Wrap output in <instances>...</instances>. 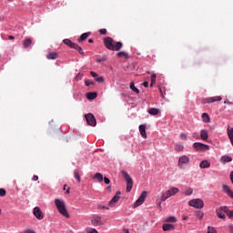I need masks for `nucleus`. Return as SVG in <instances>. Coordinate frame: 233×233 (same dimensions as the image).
I'll list each match as a JSON object with an SVG mask.
<instances>
[{
	"label": "nucleus",
	"instance_id": "nucleus-1",
	"mask_svg": "<svg viewBox=\"0 0 233 233\" xmlns=\"http://www.w3.org/2000/svg\"><path fill=\"white\" fill-rule=\"evenodd\" d=\"M104 46L107 50H112L113 52H119L123 48V43L116 42L114 38L106 36L104 38Z\"/></svg>",
	"mask_w": 233,
	"mask_h": 233
},
{
	"label": "nucleus",
	"instance_id": "nucleus-2",
	"mask_svg": "<svg viewBox=\"0 0 233 233\" xmlns=\"http://www.w3.org/2000/svg\"><path fill=\"white\" fill-rule=\"evenodd\" d=\"M179 192V188L177 187H171L166 192H162V196L160 198V200H157V205H158V208H161V203L163 201L168 199V198H172V196H176Z\"/></svg>",
	"mask_w": 233,
	"mask_h": 233
},
{
	"label": "nucleus",
	"instance_id": "nucleus-3",
	"mask_svg": "<svg viewBox=\"0 0 233 233\" xmlns=\"http://www.w3.org/2000/svg\"><path fill=\"white\" fill-rule=\"evenodd\" d=\"M55 205L59 214H61L62 216H64V218H66L67 219L70 218V214H68V211L66 210V206L65 205V201L59 198H56Z\"/></svg>",
	"mask_w": 233,
	"mask_h": 233
},
{
	"label": "nucleus",
	"instance_id": "nucleus-4",
	"mask_svg": "<svg viewBox=\"0 0 233 233\" xmlns=\"http://www.w3.org/2000/svg\"><path fill=\"white\" fill-rule=\"evenodd\" d=\"M122 176L127 183L126 192H130L132 190V187H134V180H132L130 175H128V173H127L126 171H122Z\"/></svg>",
	"mask_w": 233,
	"mask_h": 233
},
{
	"label": "nucleus",
	"instance_id": "nucleus-5",
	"mask_svg": "<svg viewBox=\"0 0 233 233\" xmlns=\"http://www.w3.org/2000/svg\"><path fill=\"white\" fill-rule=\"evenodd\" d=\"M188 205L194 208H203L205 207V203L201 198L191 199L188 201Z\"/></svg>",
	"mask_w": 233,
	"mask_h": 233
},
{
	"label": "nucleus",
	"instance_id": "nucleus-6",
	"mask_svg": "<svg viewBox=\"0 0 233 233\" xmlns=\"http://www.w3.org/2000/svg\"><path fill=\"white\" fill-rule=\"evenodd\" d=\"M193 148H195V150H198L200 152H207V150L210 149V147H208V145L203 144L201 142H195L193 144Z\"/></svg>",
	"mask_w": 233,
	"mask_h": 233
},
{
	"label": "nucleus",
	"instance_id": "nucleus-7",
	"mask_svg": "<svg viewBox=\"0 0 233 233\" xmlns=\"http://www.w3.org/2000/svg\"><path fill=\"white\" fill-rule=\"evenodd\" d=\"M85 117L87 125H89L90 127H96L97 125V122L96 121V116H94L92 113L86 115Z\"/></svg>",
	"mask_w": 233,
	"mask_h": 233
},
{
	"label": "nucleus",
	"instance_id": "nucleus-8",
	"mask_svg": "<svg viewBox=\"0 0 233 233\" xmlns=\"http://www.w3.org/2000/svg\"><path fill=\"white\" fill-rule=\"evenodd\" d=\"M221 99H223V97H221L219 96H216L204 98L202 100V103H203V105H207V104H210V103H216V101H221Z\"/></svg>",
	"mask_w": 233,
	"mask_h": 233
},
{
	"label": "nucleus",
	"instance_id": "nucleus-9",
	"mask_svg": "<svg viewBox=\"0 0 233 233\" xmlns=\"http://www.w3.org/2000/svg\"><path fill=\"white\" fill-rule=\"evenodd\" d=\"M188 163H190V158L186 155H184L178 158V167L179 168H183V166L188 165Z\"/></svg>",
	"mask_w": 233,
	"mask_h": 233
},
{
	"label": "nucleus",
	"instance_id": "nucleus-10",
	"mask_svg": "<svg viewBox=\"0 0 233 233\" xmlns=\"http://www.w3.org/2000/svg\"><path fill=\"white\" fill-rule=\"evenodd\" d=\"M91 223L94 225V227H103L105 223H103V220L101 219V217L95 216L91 218Z\"/></svg>",
	"mask_w": 233,
	"mask_h": 233
},
{
	"label": "nucleus",
	"instance_id": "nucleus-11",
	"mask_svg": "<svg viewBox=\"0 0 233 233\" xmlns=\"http://www.w3.org/2000/svg\"><path fill=\"white\" fill-rule=\"evenodd\" d=\"M145 199H147V191H143L140 195V197L137 198V200L135 203V207H139L145 203Z\"/></svg>",
	"mask_w": 233,
	"mask_h": 233
},
{
	"label": "nucleus",
	"instance_id": "nucleus-12",
	"mask_svg": "<svg viewBox=\"0 0 233 233\" xmlns=\"http://www.w3.org/2000/svg\"><path fill=\"white\" fill-rule=\"evenodd\" d=\"M121 198V191H117L116 195L113 197V198L109 201L108 205L110 207H114L117 201Z\"/></svg>",
	"mask_w": 233,
	"mask_h": 233
},
{
	"label": "nucleus",
	"instance_id": "nucleus-13",
	"mask_svg": "<svg viewBox=\"0 0 233 233\" xmlns=\"http://www.w3.org/2000/svg\"><path fill=\"white\" fill-rule=\"evenodd\" d=\"M34 216L36 218V219H43L45 216L43 215V211H41V208L39 207H35L33 210Z\"/></svg>",
	"mask_w": 233,
	"mask_h": 233
},
{
	"label": "nucleus",
	"instance_id": "nucleus-14",
	"mask_svg": "<svg viewBox=\"0 0 233 233\" xmlns=\"http://www.w3.org/2000/svg\"><path fill=\"white\" fill-rule=\"evenodd\" d=\"M223 208H227V206H222L216 210L217 216L219 218V219H225L226 218L225 214H223V212H225V209Z\"/></svg>",
	"mask_w": 233,
	"mask_h": 233
},
{
	"label": "nucleus",
	"instance_id": "nucleus-15",
	"mask_svg": "<svg viewBox=\"0 0 233 233\" xmlns=\"http://www.w3.org/2000/svg\"><path fill=\"white\" fill-rule=\"evenodd\" d=\"M139 132H140V136H142V137H144V139H147V126L140 125Z\"/></svg>",
	"mask_w": 233,
	"mask_h": 233
},
{
	"label": "nucleus",
	"instance_id": "nucleus-16",
	"mask_svg": "<svg viewBox=\"0 0 233 233\" xmlns=\"http://www.w3.org/2000/svg\"><path fill=\"white\" fill-rule=\"evenodd\" d=\"M222 188H223L224 192H226V194H228V196H229V198H231V199H233V191H232V189H230V187L227 185H223Z\"/></svg>",
	"mask_w": 233,
	"mask_h": 233
},
{
	"label": "nucleus",
	"instance_id": "nucleus-17",
	"mask_svg": "<svg viewBox=\"0 0 233 233\" xmlns=\"http://www.w3.org/2000/svg\"><path fill=\"white\" fill-rule=\"evenodd\" d=\"M88 37H90V33H84L80 35L77 41L78 43H83V41H86V39H88Z\"/></svg>",
	"mask_w": 233,
	"mask_h": 233
},
{
	"label": "nucleus",
	"instance_id": "nucleus-18",
	"mask_svg": "<svg viewBox=\"0 0 233 233\" xmlns=\"http://www.w3.org/2000/svg\"><path fill=\"white\" fill-rule=\"evenodd\" d=\"M64 45L69 46L70 48H74L76 46V43L72 42L70 39L66 38L63 40Z\"/></svg>",
	"mask_w": 233,
	"mask_h": 233
},
{
	"label": "nucleus",
	"instance_id": "nucleus-19",
	"mask_svg": "<svg viewBox=\"0 0 233 233\" xmlns=\"http://www.w3.org/2000/svg\"><path fill=\"white\" fill-rule=\"evenodd\" d=\"M200 137L203 139V141H207L208 139V132L205 129H202L200 131Z\"/></svg>",
	"mask_w": 233,
	"mask_h": 233
},
{
	"label": "nucleus",
	"instance_id": "nucleus-20",
	"mask_svg": "<svg viewBox=\"0 0 233 233\" xmlns=\"http://www.w3.org/2000/svg\"><path fill=\"white\" fill-rule=\"evenodd\" d=\"M200 168H210V162L208 160H203L199 164Z\"/></svg>",
	"mask_w": 233,
	"mask_h": 233
},
{
	"label": "nucleus",
	"instance_id": "nucleus-21",
	"mask_svg": "<svg viewBox=\"0 0 233 233\" xmlns=\"http://www.w3.org/2000/svg\"><path fill=\"white\" fill-rule=\"evenodd\" d=\"M224 213L229 218V219H233V210H229L228 208H223Z\"/></svg>",
	"mask_w": 233,
	"mask_h": 233
},
{
	"label": "nucleus",
	"instance_id": "nucleus-22",
	"mask_svg": "<svg viewBox=\"0 0 233 233\" xmlns=\"http://www.w3.org/2000/svg\"><path fill=\"white\" fill-rule=\"evenodd\" d=\"M162 228H163L164 232H167V230H174V225H172V224H164L162 226Z\"/></svg>",
	"mask_w": 233,
	"mask_h": 233
},
{
	"label": "nucleus",
	"instance_id": "nucleus-23",
	"mask_svg": "<svg viewBox=\"0 0 233 233\" xmlns=\"http://www.w3.org/2000/svg\"><path fill=\"white\" fill-rule=\"evenodd\" d=\"M57 56H58V54H57V52H51V53H48L47 55H46V58L47 59H57Z\"/></svg>",
	"mask_w": 233,
	"mask_h": 233
},
{
	"label": "nucleus",
	"instance_id": "nucleus-24",
	"mask_svg": "<svg viewBox=\"0 0 233 233\" xmlns=\"http://www.w3.org/2000/svg\"><path fill=\"white\" fill-rule=\"evenodd\" d=\"M147 112L150 114V116H157V114H159V109L151 107Z\"/></svg>",
	"mask_w": 233,
	"mask_h": 233
},
{
	"label": "nucleus",
	"instance_id": "nucleus-25",
	"mask_svg": "<svg viewBox=\"0 0 233 233\" xmlns=\"http://www.w3.org/2000/svg\"><path fill=\"white\" fill-rule=\"evenodd\" d=\"M93 179H97L99 183H103V174L96 173L93 177Z\"/></svg>",
	"mask_w": 233,
	"mask_h": 233
},
{
	"label": "nucleus",
	"instance_id": "nucleus-26",
	"mask_svg": "<svg viewBox=\"0 0 233 233\" xmlns=\"http://www.w3.org/2000/svg\"><path fill=\"white\" fill-rule=\"evenodd\" d=\"M201 117L204 123H210V116H208L207 113H203Z\"/></svg>",
	"mask_w": 233,
	"mask_h": 233
},
{
	"label": "nucleus",
	"instance_id": "nucleus-27",
	"mask_svg": "<svg viewBox=\"0 0 233 233\" xmlns=\"http://www.w3.org/2000/svg\"><path fill=\"white\" fill-rule=\"evenodd\" d=\"M86 97L89 100L96 99V97H97V93H96V92H89V93L86 94Z\"/></svg>",
	"mask_w": 233,
	"mask_h": 233
},
{
	"label": "nucleus",
	"instance_id": "nucleus-28",
	"mask_svg": "<svg viewBox=\"0 0 233 233\" xmlns=\"http://www.w3.org/2000/svg\"><path fill=\"white\" fill-rule=\"evenodd\" d=\"M116 57H125V59H128V53L125 51L118 52Z\"/></svg>",
	"mask_w": 233,
	"mask_h": 233
},
{
	"label": "nucleus",
	"instance_id": "nucleus-29",
	"mask_svg": "<svg viewBox=\"0 0 233 233\" xmlns=\"http://www.w3.org/2000/svg\"><path fill=\"white\" fill-rule=\"evenodd\" d=\"M73 48L75 50H77V52L80 54V56H85V52H83V48L81 46H79L77 44H76Z\"/></svg>",
	"mask_w": 233,
	"mask_h": 233
},
{
	"label": "nucleus",
	"instance_id": "nucleus-30",
	"mask_svg": "<svg viewBox=\"0 0 233 233\" xmlns=\"http://www.w3.org/2000/svg\"><path fill=\"white\" fill-rule=\"evenodd\" d=\"M74 177L78 183H81V176L79 175V171L77 169L74 171Z\"/></svg>",
	"mask_w": 233,
	"mask_h": 233
},
{
	"label": "nucleus",
	"instance_id": "nucleus-31",
	"mask_svg": "<svg viewBox=\"0 0 233 233\" xmlns=\"http://www.w3.org/2000/svg\"><path fill=\"white\" fill-rule=\"evenodd\" d=\"M24 48H28V46H30V45H32V39L27 38L24 41Z\"/></svg>",
	"mask_w": 233,
	"mask_h": 233
},
{
	"label": "nucleus",
	"instance_id": "nucleus-32",
	"mask_svg": "<svg viewBox=\"0 0 233 233\" xmlns=\"http://www.w3.org/2000/svg\"><path fill=\"white\" fill-rule=\"evenodd\" d=\"M130 88L133 92H135V94H139V89L136 87L134 82L130 83Z\"/></svg>",
	"mask_w": 233,
	"mask_h": 233
},
{
	"label": "nucleus",
	"instance_id": "nucleus-33",
	"mask_svg": "<svg viewBox=\"0 0 233 233\" xmlns=\"http://www.w3.org/2000/svg\"><path fill=\"white\" fill-rule=\"evenodd\" d=\"M184 148H185V147H183V145H181V144H177L175 146V150L177 152H183Z\"/></svg>",
	"mask_w": 233,
	"mask_h": 233
},
{
	"label": "nucleus",
	"instance_id": "nucleus-34",
	"mask_svg": "<svg viewBox=\"0 0 233 233\" xmlns=\"http://www.w3.org/2000/svg\"><path fill=\"white\" fill-rule=\"evenodd\" d=\"M176 221H177V218H176V217H168L165 220L166 223H176Z\"/></svg>",
	"mask_w": 233,
	"mask_h": 233
},
{
	"label": "nucleus",
	"instance_id": "nucleus-35",
	"mask_svg": "<svg viewBox=\"0 0 233 233\" xmlns=\"http://www.w3.org/2000/svg\"><path fill=\"white\" fill-rule=\"evenodd\" d=\"M96 208H97L98 210H110V208H109L108 207H106V206L103 205V204H98V205L96 206Z\"/></svg>",
	"mask_w": 233,
	"mask_h": 233
},
{
	"label": "nucleus",
	"instance_id": "nucleus-36",
	"mask_svg": "<svg viewBox=\"0 0 233 233\" xmlns=\"http://www.w3.org/2000/svg\"><path fill=\"white\" fill-rule=\"evenodd\" d=\"M157 77V76L156 74L151 75V84H150V86H154V85H156Z\"/></svg>",
	"mask_w": 233,
	"mask_h": 233
},
{
	"label": "nucleus",
	"instance_id": "nucleus-37",
	"mask_svg": "<svg viewBox=\"0 0 233 233\" xmlns=\"http://www.w3.org/2000/svg\"><path fill=\"white\" fill-rule=\"evenodd\" d=\"M222 161H224L225 163H230V161H232V157L224 156L222 157Z\"/></svg>",
	"mask_w": 233,
	"mask_h": 233
},
{
	"label": "nucleus",
	"instance_id": "nucleus-38",
	"mask_svg": "<svg viewBox=\"0 0 233 233\" xmlns=\"http://www.w3.org/2000/svg\"><path fill=\"white\" fill-rule=\"evenodd\" d=\"M6 196V189L0 188V198H5Z\"/></svg>",
	"mask_w": 233,
	"mask_h": 233
},
{
	"label": "nucleus",
	"instance_id": "nucleus-39",
	"mask_svg": "<svg viewBox=\"0 0 233 233\" xmlns=\"http://www.w3.org/2000/svg\"><path fill=\"white\" fill-rule=\"evenodd\" d=\"M208 233H218V231L212 227H208Z\"/></svg>",
	"mask_w": 233,
	"mask_h": 233
},
{
	"label": "nucleus",
	"instance_id": "nucleus-40",
	"mask_svg": "<svg viewBox=\"0 0 233 233\" xmlns=\"http://www.w3.org/2000/svg\"><path fill=\"white\" fill-rule=\"evenodd\" d=\"M180 139H182L183 141H187V139H188V137H187V134L181 133Z\"/></svg>",
	"mask_w": 233,
	"mask_h": 233
},
{
	"label": "nucleus",
	"instance_id": "nucleus-41",
	"mask_svg": "<svg viewBox=\"0 0 233 233\" xmlns=\"http://www.w3.org/2000/svg\"><path fill=\"white\" fill-rule=\"evenodd\" d=\"M95 81H96L97 83H103L105 81V78H103V76H99L97 78H95Z\"/></svg>",
	"mask_w": 233,
	"mask_h": 233
},
{
	"label": "nucleus",
	"instance_id": "nucleus-42",
	"mask_svg": "<svg viewBox=\"0 0 233 233\" xmlns=\"http://www.w3.org/2000/svg\"><path fill=\"white\" fill-rule=\"evenodd\" d=\"M81 79H83V74L78 73V74L76 75V81H79V80H81Z\"/></svg>",
	"mask_w": 233,
	"mask_h": 233
},
{
	"label": "nucleus",
	"instance_id": "nucleus-43",
	"mask_svg": "<svg viewBox=\"0 0 233 233\" xmlns=\"http://www.w3.org/2000/svg\"><path fill=\"white\" fill-rule=\"evenodd\" d=\"M86 232L87 233H99V232H97V230H96V228H87Z\"/></svg>",
	"mask_w": 233,
	"mask_h": 233
},
{
	"label": "nucleus",
	"instance_id": "nucleus-44",
	"mask_svg": "<svg viewBox=\"0 0 233 233\" xmlns=\"http://www.w3.org/2000/svg\"><path fill=\"white\" fill-rule=\"evenodd\" d=\"M99 34H100L101 35H106V28L100 29V30H99Z\"/></svg>",
	"mask_w": 233,
	"mask_h": 233
},
{
	"label": "nucleus",
	"instance_id": "nucleus-45",
	"mask_svg": "<svg viewBox=\"0 0 233 233\" xmlns=\"http://www.w3.org/2000/svg\"><path fill=\"white\" fill-rule=\"evenodd\" d=\"M85 85H86V86H90L91 85H94V82H92L90 80H86Z\"/></svg>",
	"mask_w": 233,
	"mask_h": 233
},
{
	"label": "nucleus",
	"instance_id": "nucleus-46",
	"mask_svg": "<svg viewBox=\"0 0 233 233\" xmlns=\"http://www.w3.org/2000/svg\"><path fill=\"white\" fill-rule=\"evenodd\" d=\"M104 61H106V57L97 58V59H96V63H103Z\"/></svg>",
	"mask_w": 233,
	"mask_h": 233
},
{
	"label": "nucleus",
	"instance_id": "nucleus-47",
	"mask_svg": "<svg viewBox=\"0 0 233 233\" xmlns=\"http://www.w3.org/2000/svg\"><path fill=\"white\" fill-rule=\"evenodd\" d=\"M104 182L106 183V185H110V179L106 177H104Z\"/></svg>",
	"mask_w": 233,
	"mask_h": 233
},
{
	"label": "nucleus",
	"instance_id": "nucleus-48",
	"mask_svg": "<svg viewBox=\"0 0 233 233\" xmlns=\"http://www.w3.org/2000/svg\"><path fill=\"white\" fill-rule=\"evenodd\" d=\"M193 190L192 188H188L187 191H186V196H191Z\"/></svg>",
	"mask_w": 233,
	"mask_h": 233
},
{
	"label": "nucleus",
	"instance_id": "nucleus-49",
	"mask_svg": "<svg viewBox=\"0 0 233 233\" xmlns=\"http://www.w3.org/2000/svg\"><path fill=\"white\" fill-rule=\"evenodd\" d=\"M90 75L92 76V77H97L96 73L94 72V71H91V72H90Z\"/></svg>",
	"mask_w": 233,
	"mask_h": 233
},
{
	"label": "nucleus",
	"instance_id": "nucleus-50",
	"mask_svg": "<svg viewBox=\"0 0 233 233\" xmlns=\"http://www.w3.org/2000/svg\"><path fill=\"white\" fill-rule=\"evenodd\" d=\"M37 179H39V177H37L36 175H35L32 178L33 181H37Z\"/></svg>",
	"mask_w": 233,
	"mask_h": 233
},
{
	"label": "nucleus",
	"instance_id": "nucleus-51",
	"mask_svg": "<svg viewBox=\"0 0 233 233\" xmlns=\"http://www.w3.org/2000/svg\"><path fill=\"white\" fill-rule=\"evenodd\" d=\"M198 218H199V219H203V213L202 212L198 213Z\"/></svg>",
	"mask_w": 233,
	"mask_h": 233
},
{
	"label": "nucleus",
	"instance_id": "nucleus-52",
	"mask_svg": "<svg viewBox=\"0 0 233 233\" xmlns=\"http://www.w3.org/2000/svg\"><path fill=\"white\" fill-rule=\"evenodd\" d=\"M224 105H233V103L230 101H224Z\"/></svg>",
	"mask_w": 233,
	"mask_h": 233
},
{
	"label": "nucleus",
	"instance_id": "nucleus-53",
	"mask_svg": "<svg viewBox=\"0 0 233 233\" xmlns=\"http://www.w3.org/2000/svg\"><path fill=\"white\" fill-rule=\"evenodd\" d=\"M143 86H145V88L148 87V82H144Z\"/></svg>",
	"mask_w": 233,
	"mask_h": 233
},
{
	"label": "nucleus",
	"instance_id": "nucleus-54",
	"mask_svg": "<svg viewBox=\"0 0 233 233\" xmlns=\"http://www.w3.org/2000/svg\"><path fill=\"white\" fill-rule=\"evenodd\" d=\"M182 219H183L184 221H187V219H188V217L183 216V217H182Z\"/></svg>",
	"mask_w": 233,
	"mask_h": 233
},
{
	"label": "nucleus",
	"instance_id": "nucleus-55",
	"mask_svg": "<svg viewBox=\"0 0 233 233\" xmlns=\"http://www.w3.org/2000/svg\"><path fill=\"white\" fill-rule=\"evenodd\" d=\"M107 190L110 192V190H112V186H108Z\"/></svg>",
	"mask_w": 233,
	"mask_h": 233
},
{
	"label": "nucleus",
	"instance_id": "nucleus-56",
	"mask_svg": "<svg viewBox=\"0 0 233 233\" xmlns=\"http://www.w3.org/2000/svg\"><path fill=\"white\" fill-rule=\"evenodd\" d=\"M124 232H125V233H130V231H128V229H127V228L124 229Z\"/></svg>",
	"mask_w": 233,
	"mask_h": 233
},
{
	"label": "nucleus",
	"instance_id": "nucleus-57",
	"mask_svg": "<svg viewBox=\"0 0 233 233\" xmlns=\"http://www.w3.org/2000/svg\"><path fill=\"white\" fill-rule=\"evenodd\" d=\"M9 39H15L14 35H9Z\"/></svg>",
	"mask_w": 233,
	"mask_h": 233
},
{
	"label": "nucleus",
	"instance_id": "nucleus-58",
	"mask_svg": "<svg viewBox=\"0 0 233 233\" xmlns=\"http://www.w3.org/2000/svg\"><path fill=\"white\" fill-rule=\"evenodd\" d=\"M88 43H94V40L93 39H89Z\"/></svg>",
	"mask_w": 233,
	"mask_h": 233
},
{
	"label": "nucleus",
	"instance_id": "nucleus-59",
	"mask_svg": "<svg viewBox=\"0 0 233 233\" xmlns=\"http://www.w3.org/2000/svg\"><path fill=\"white\" fill-rule=\"evenodd\" d=\"M66 194H70V188L66 190Z\"/></svg>",
	"mask_w": 233,
	"mask_h": 233
},
{
	"label": "nucleus",
	"instance_id": "nucleus-60",
	"mask_svg": "<svg viewBox=\"0 0 233 233\" xmlns=\"http://www.w3.org/2000/svg\"><path fill=\"white\" fill-rule=\"evenodd\" d=\"M66 185L64 186V190H66Z\"/></svg>",
	"mask_w": 233,
	"mask_h": 233
},
{
	"label": "nucleus",
	"instance_id": "nucleus-61",
	"mask_svg": "<svg viewBox=\"0 0 233 233\" xmlns=\"http://www.w3.org/2000/svg\"><path fill=\"white\" fill-rule=\"evenodd\" d=\"M9 2H12V1H14V0H8Z\"/></svg>",
	"mask_w": 233,
	"mask_h": 233
}]
</instances>
